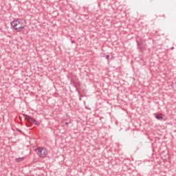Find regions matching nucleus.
Returning a JSON list of instances; mask_svg holds the SVG:
<instances>
[{
    "label": "nucleus",
    "mask_w": 176,
    "mask_h": 176,
    "mask_svg": "<svg viewBox=\"0 0 176 176\" xmlns=\"http://www.w3.org/2000/svg\"><path fill=\"white\" fill-rule=\"evenodd\" d=\"M11 26L17 32H21V30H24L27 27V22L23 19H17L11 22Z\"/></svg>",
    "instance_id": "nucleus-1"
},
{
    "label": "nucleus",
    "mask_w": 176,
    "mask_h": 176,
    "mask_svg": "<svg viewBox=\"0 0 176 176\" xmlns=\"http://www.w3.org/2000/svg\"><path fill=\"white\" fill-rule=\"evenodd\" d=\"M36 153L41 159H45L47 156L49 151L47 148L40 146L37 148Z\"/></svg>",
    "instance_id": "nucleus-2"
},
{
    "label": "nucleus",
    "mask_w": 176,
    "mask_h": 176,
    "mask_svg": "<svg viewBox=\"0 0 176 176\" xmlns=\"http://www.w3.org/2000/svg\"><path fill=\"white\" fill-rule=\"evenodd\" d=\"M156 119H157V120H163V115L162 113H160L157 116H155Z\"/></svg>",
    "instance_id": "nucleus-3"
},
{
    "label": "nucleus",
    "mask_w": 176,
    "mask_h": 176,
    "mask_svg": "<svg viewBox=\"0 0 176 176\" xmlns=\"http://www.w3.org/2000/svg\"><path fill=\"white\" fill-rule=\"evenodd\" d=\"M23 160H24V157L15 159V162H16V163H20V162H23Z\"/></svg>",
    "instance_id": "nucleus-4"
},
{
    "label": "nucleus",
    "mask_w": 176,
    "mask_h": 176,
    "mask_svg": "<svg viewBox=\"0 0 176 176\" xmlns=\"http://www.w3.org/2000/svg\"><path fill=\"white\" fill-rule=\"evenodd\" d=\"M28 122H32V123H34V122H35V119L34 118H32V117H28Z\"/></svg>",
    "instance_id": "nucleus-5"
},
{
    "label": "nucleus",
    "mask_w": 176,
    "mask_h": 176,
    "mask_svg": "<svg viewBox=\"0 0 176 176\" xmlns=\"http://www.w3.org/2000/svg\"><path fill=\"white\" fill-rule=\"evenodd\" d=\"M23 116L25 117V120H28V117H30L27 114H23Z\"/></svg>",
    "instance_id": "nucleus-6"
},
{
    "label": "nucleus",
    "mask_w": 176,
    "mask_h": 176,
    "mask_svg": "<svg viewBox=\"0 0 176 176\" xmlns=\"http://www.w3.org/2000/svg\"><path fill=\"white\" fill-rule=\"evenodd\" d=\"M33 123L36 124V126H39V122L36 121V120H35V121Z\"/></svg>",
    "instance_id": "nucleus-7"
},
{
    "label": "nucleus",
    "mask_w": 176,
    "mask_h": 176,
    "mask_svg": "<svg viewBox=\"0 0 176 176\" xmlns=\"http://www.w3.org/2000/svg\"><path fill=\"white\" fill-rule=\"evenodd\" d=\"M69 123H71V122H66L65 123V124H66V126H68V124H69Z\"/></svg>",
    "instance_id": "nucleus-8"
},
{
    "label": "nucleus",
    "mask_w": 176,
    "mask_h": 176,
    "mask_svg": "<svg viewBox=\"0 0 176 176\" xmlns=\"http://www.w3.org/2000/svg\"><path fill=\"white\" fill-rule=\"evenodd\" d=\"M105 58H106L107 60H109V55H107V56H105Z\"/></svg>",
    "instance_id": "nucleus-9"
},
{
    "label": "nucleus",
    "mask_w": 176,
    "mask_h": 176,
    "mask_svg": "<svg viewBox=\"0 0 176 176\" xmlns=\"http://www.w3.org/2000/svg\"><path fill=\"white\" fill-rule=\"evenodd\" d=\"M17 131H19V133H23V131H21V130L16 129Z\"/></svg>",
    "instance_id": "nucleus-10"
},
{
    "label": "nucleus",
    "mask_w": 176,
    "mask_h": 176,
    "mask_svg": "<svg viewBox=\"0 0 176 176\" xmlns=\"http://www.w3.org/2000/svg\"><path fill=\"white\" fill-rule=\"evenodd\" d=\"M85 108H86V109H89V111L91 109L90 108H89V107H86V106H85Z\"/></svg>",
    "instance_id": "nucleus-11"
},
{
    "label": "nucleus",
    "mask_w": 176,
    "mask_h": 176,
    "mask_svg": "<svg viewBox=\"0 0 176 176\" xmlns=\"http://www.w3.org/2000/svg\"><path fill=\"white\" fill-rule=\"evenodd\" d=\"M79 100L81 101V100H82V98H79Z\"/></svg>",
    "instance_id": "nucleus-12"
},
{
    "label": "nucleus",
    "mask_w": 176,
    "mask_h": 176,
    "mask_svg": "<svg viewBox=\"0 0 176 176\" xmlns=\"http://www.w3.org/2000/svg\"><path fill=\"white\" fill-rule=\"evenodd\" d=\"M171 49L173 50V49H174V47H171Z\"/></svg>",
    "instance_id": "nucleus-13"
}]
</instances>
